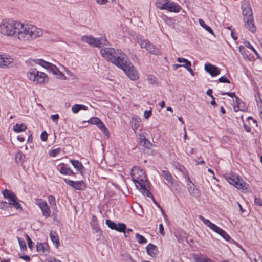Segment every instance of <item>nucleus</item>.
Returning <instances> with one entry per match:
<instances>
[{"label": "nucleus", "mask_w": 262, "mask_h": 262, "mask_svg": "<svg viewBox=\"0 0 262 262\" xmlns=\"http://www.w3.org/2000/svg\"><path fill=\"white\" fill-rule=\"evenodd\" d=\"M199 219L202 221L206 226L221 236L225 240L229 241L230 236L225 230L211 222L209 220L205 219L201 215H199Z\"/></svg>", "instance_id": "obj_8"}, {"label": "nucleus", "mask_w": 262, "mask_h": 262, "mask_svg": "<svg viewBox=\"0 0 262 262\" xmlns=\"http://www.w3.org/2000/svg\"><path fill=\"white\" fill-rule=\"evenodd\" d=\"M18 242L21 250L26 249V242L20 237H17Z\"/></svg>", "instance_id": "obj_41"}, {"label": "nucleus", "mask_w": 262, "mask_h": 262, "mask_svg": "<svg viewBox=\"0 0 262 262\" xmlns=\"http://www.w3.org/2000/svg\"><path fill=\"white\" fill-rule=\"evenodd\" d=\"M159 233L162 235H164V227L162 224H160L159 225Z\"/></svg>", "instance_id": "obj_53"}, {"label": "nucleus", "mask_w": 262, "mask_h": 262, "mask_svg": "<svg viewBox=\"0 0 262 262\" xmlns=\"http://www.w3.org/2000/svg\"><path fill=\"white\" fill-rule=\"evenodd\" d=\"M3 194L4 198L8 200V203L4 201L0 202V209L5 210L9 205H11L19 211L22 210V207L18 202V198L12 191L6 189L3 192Z\"/></svg>", "instance_id": "obj_6"}, {"label": "nucleus", "mask_w": 262, "mask_h": 262, "mask_svg": "<svg viewBox=\"0 0 262 262\" xmlns=\"http://www.w3.org/2000/svg\"><path fill=\"white\" fill-rule=\"evenodd\" d=\"M14 59L8 54H0V68L7 69L14 65Z\"/></svg>", "instance_id": "obj_11"}, {"label": "nucleus", "mask_w": 262, "mask_h": 262, "mask_svg": "<svg viewBox=\"0 0 262 262\" xmlns=\"http://www.w3.org/2000/svg\"><path fill=\"white\" fill-rule=\"evenodd\" d=\"M198 21L200 26L202 27H203L204 29H205L207 32H208L211 34L213 35V31L211 28L207 25L203 19L200 18L199 19Z\"/></svg>", "instance_id": "obj_34"}, {"label": "nucleus", "mask_w": 262, "mask_h": 262, "mask_svg": "<svg viewBox=\"0 0 262 262\" xmlns=\"http://www.w3.org/2000/svg\"><path fill=\"white\" fill-rule=\"evenodd\" d=\"M161 175L167 181L170 186L174 185V180L169 171L166 170H162Z\"/></svg>", "instance_id": "obj_22"}, {"label": "nucleus", "mask_w": 262, "mask_h": 262, "mask_svg": "<svg viewBox=\"0 0 262 262\" xmlns=\"http://www.w3.org/2000/svg\"><path fill=\"white\" fill-rule=\"evenodd\" d=\"M47 139H48L47 133L46 131L42 132L40 135V139L42 141H47Z\"/></svg>", "instance_id": "obj_47"}, {"label": "nucleus", "mask_w": 262, "mask_h": 262, "mask_svg": "<svg viewBox=\"0 0 262 262\" xmlns=\"http://www.w3.org/2000/svg\"><path fill=\"white\" fill-rule=\"evenodd\" d=\"M46 262H61L59 260H57L53 257H49Z\"/></svg>", "instance_id": "obj_56"}, {"label": "nucleus", "mask_w": 262, "mask_h": 262, "mask_svg": "<svg viewBox=\"0 0 262 262\" xmlns=\"http://www.w3.org/2000/svg\"><path fill=\"white\" fill-rule=\"evenodd\" d=\"M80 111L79 104H75L72 107V111L74 114L77 113Z\"/></svg>", "instance_id": "obj_46"}, {"label": "nucleus", "mask_w": 262, "mask_h": 262, "mask_svg": "<svg viewBox=\"0 0 262 262\" xmlns=\"http://www.w3.org/2000/svg\"><path fill=\"white\" fill-rule=\"evenodd\" d=\"M146 249L147 254L150 256L154 257L158 254V248L152 244H148Z\"/></svg>", "instance_id": "obj_23"}, {"label": "nucleus", "mask_w": 262, "mask_h": 262, "mask_svg": "<svg viewBox=\"0 0 262 262\" xmlns=\"http://www.w3.org/2000/svg\"><path fill=\"white\" fill-rule=\"evenodd\" d=\"M48 70L51 71L54 75H57L59 78L64 80L66 79V76L62 73L60 72L59 69L54 64L51 63Z\"/></svg>", "instance_id": "obj_24"}, {"label": "nucleus", "mask_w": 262, "mask_h": 262, "mask_svg": "<svg viewBox=\"0 0 262 262\" xmlns=\"http://www.w3.org/2000/svg\"><path fill=\"white\" fill-rule=\"evenodd\" d=\"M212 89H209L207 92H206V94L208 96H209L210 97H211V98L212 99H215V98L214 97V96L212 95Z\"/></svg>", "instance_id": "obj_54"}, {"label": "nucleus", "mask_w": 262, "mask_h": 262, "mask_svg": "<svg viewBox=\"0 0 262 262\" xmlns=\"http://www.w3.org/2000/svg\"><path fill=\"white\" fill-rule=\"evenodd\" d=\"M63 181L67 185L77 190H83L86 187V185L82 180L74 181L64 178Z\"/></svg>", "instance_id": "obj_14"}, {"label": "nucleus", "mask_w": 262, "mask_h": 262, "mask_svg": "<svg viewBox=\"0 0 262 262\" xmlns=\"http://www.w3.org/2000/svg\"><path fill=\"white\" fill-rule=\"evenodd\" d=\"M169 0H156L155 6L161 10H166Z\"/></svg>", "instance_id": "obj_28"}, {"label": "nucleus", "mask_w": 262, "mask_h": 262, "mask_svg": "<svg viewBox=\"0 0 262 262\" xmlns=\"http://www.w3.org/2000/svg\"><path fill=\"white\" fill-rule=\"evenodd\" d=\"M126 261L127 262H137L135 259H133L129 255H127Z\"/></svg>", "instance_id": "obj_60"}, {"label": "nucleus", "mask_w": 262, "mask_h": 262, "mask_svg": "<svg viewBox=\"0 0 262 262\" xmlns=\"http://www.w3.org/2000/svg\"><path fill=\"white\" fill-rule=\"evenodd\" d=\"M138 42L142 48L146 49V50L149 51L151 54L158 55L160 52L158 47L143 38H139L138 40Z\"/></svg>", "instance_id": "obj_10"}, {"label": "nucleus", "mask_w": 262, "mask_h": 262, "mask_svg": "<svg viewBox=\"0 0 262 262\" xmlns=\"http://www.w3.org/2000/svg\"><path fill=\"white\" fill-rule=\"evenodd\" d=\"M17 140L20 142H22L25 141V138L21 135H19L17 136Z\"/></svg>", "instance_id": "obj_62"}, {"label": "nucleus", "mask_w": 262, "mask_h": 262, "mask_svg": "<svg viewBox=\"0 0 262 262\" xmlns=\"http://www.w3.org/2000/svg\"><path fill=\"white\" fill-rule=\"evenodd\" d=\"M256 102H257V105L258 107L259 111H262V100H261V99L259 97V99L256 100Z\"/></svg>", "instance_id": "obj_52"}, {"label": "nucleus", "mask_w": 262, "mask_h": 262, "mask_svg": "<svg viewBox=\"0 0 262 262\" xmlns=\"http://www.w3.org/2000/svg\"><path fill=\"white\" fill-rule=\"evenodd\" d=\"M141 122V120L139 116H135L133 118L132 127L133 130H136L139 128Z\"/></svg>", "instance_id": "obj_30"}, {"label": "nucleus", "mask_w": 262, "mask_h": 262, "mask_svg": "<svg viewBox=\"0 0 262 262\" xmlns=\"http://www.w3.org/2000/svg\"><path fill=\"white\" fill-rule=\"evenodd\" d=\"M36 204L42 211V215L45 217H48L51 215V210L47 203L42 200H40Z\"/></svg>", "instance_id": "obj_17"}, {"label": "nucleus", "mask_w": 262, "mask_h": 262, "mask_svg": "<svg viewBox=\"0 0 262 262\" xmlns=\"http://www.w3.org/2000/svg\"><path fill=\"white\" fill-rule=\"evenodd\" d=\"M25 155L21 151H18L16 153L15 157V162L18 164H23L25 161Z\"/></svg>", "instance_id": "obj_29"}, {"label": "nucleus", "mask_w": 262, "mask_h": 262, "mask_svg": "<svg viewBox=\"0 0 262 262\" xmlns=\"http://www.w3.org/2000/svg\"><path fill=\"white\" fill-rule=\"evenodd\" d=\"M181 9V6L177 3L169 0L166 10L170 12L178 13Z\"/></svg>", "instance_id": "obj_19"}, {"label": "nucleus", "mask_w": 262, "mask_h": 262, "mask_svg": "<svg viewBox=\"0 0 262 262\" xmlns=\"http://www.w3.org/2000/svg\"><path fill=\"white\" fill-rule=\"evenodd\" d=\"M177 61L179 62H185L184 68H186L192 75H194V72L192 69L191 68V63L190 61L186 58L182 57H178L177 58Z\"/></svg>", "instance_id": "obj_25"}, {"label": "nucleus", "mask_w": 262, "mask_h": 262, "mask_svg": "<svg viewBox=\"0 0 262 262\" xmlns=\"http://www.w3.org/2000/svg\"><path fill=\"white\" fill-rule=\"evenodd\" d=\"M16 38L20 41H30L42 36L41 29L31 24H23L19 21Z\"/></svg>", "instance_id": "obj_1"}, {"label": "nucleus", "mask_w": 262, "mask_h": 262, "mask_svg": "<svg viewBox=\"0 0 262 262\" xmlns=\"http://www.w3.org/2000/svg\"><path fill=\"white\" fill-rule=\"evenodd\" d=\"M132 180L137 188L144 195L152 198V195L148 189V186L145 174L143 169L138 166H134L131 171Z\"/></svg>", "instance_id": "obj_3"}, {"label": "nucleus", "mask_w": 262, "mask_h": 262, "mask_svg": "<svg viewBox=\"0 0 262 262\" xmlns=\"http://www.w3.org/2000/svg\"><path fill=\"white\" fill-rule=\"evenodd\" d=\"M159 105L162 108H163L165 107V102L164 101H162L159 103Z\"/></svg>", "instance_id": "obj_64"}, {"label": "nucleus", "mask_w": 262, "mask_h": 262, "mask_svg": "<svg viewBox=\"0 0 262 262\" xmlns=\"http://www.w3.org/2000/svg\"><path fill=\"white\" fill-rule=\"evenodd\" d=\"M242 9L246 27L251 32H254L256 28L254 24L252 10L250 3L248 1L244 2L242 5Z\"/></svg>", "instance_id": "obj_5"}, {"label": "nucleus", "mask_w": 262, "mask_h": 262, "mask_svg": "<svg viewBox=\"0 0 262 262\" xmlns=\"http://www.w3.org/2000/svg\"><path fill=\"white\" fill-rule=\"evenodd\" d=\"M101 53L103 57L119 68H125L127 57L121 50L105 48L101 50Z\"/></svg>", "instance_id": "obj_2"}, {"label": "nucleus", "mask_w": 262, "mask_h": 262, "mask_svg": "<svg viewBox=\"0 0 262 262\" xmlns=\"http://www.w3.org/2000/svg\"><path fill=\"white\" fill-rule=\"evenodd\" d=\"M152 114V112L151 110H145L144 113V117L145 119L149 118Z\"/></svg>", "instance_id": "obj_49"}, {"label": "nucleus", "mask_w": 262, "mask_h": 262, "mask_svg": "<svg viewBox=\"0 0 262 262\" xmlns=\"http://www.w3.org/2000/svg\"><path fill=\"white\" fill-rule=\"evenodd\" d=\"M34 62L35 63L39 64L40 66L47 69H48V68L51 64V63L47 62L41 59H36L34 60Z\"/></svg>", "instance_id": "obj_33"}, {"label": "nucleus", "mask_w": 262, "mask_h": 262, "mask_svg": "<svg viewBox=\"0 0 262 262\" xmlns=\"http://www.w3.org/2000/svg\"><path fill=\"white\" fill-rule=\"evenodd\" d=\"M50 235L52 242L55 244L56 247H58L59 245V242L56 232L51 231Z\"/></svg>", "instance_id": "obj_31"}, {"label": "nucleus", "mask_w": 262, "mask_h": 262, "mask_svg": "<svg viewBox=\"0 0 262 262\" xmlns=\"http://www.w3.org/2000/svg\"><path fill=\"white\" fill-rule=\"evenodd\" d=\"M96 2L100 5H104L107 3V0H96Z\"/></svg>", "instance_id": "obj_59"}, {"label": "nucleus", "mask_w": 262, "mask_h": 262, "mask_svg": "<svg viewBox=\"0 0 262 262\" xmlns=\"http://www.w3.org/2000/svg\"><path fill=\"white\" fill-rule=\"evenodd\" d=\"M19 21L12 18H5L0 22V34L7 37H16Z\"/></svg>", "instance_id": "obj_4"}, {"label": "nucleus", "mask_w": 262, "mask_h": 262, "mask_svg": "<svg viewBox=\"0 0 262 262\" xmlns=\"http://www.w3.org/2000/svg\"><path fill=\"white\" fill-rule=\"evenodd\" d=\"M79 107H80V110H87L88 109V107L83 104H79Z\"/></svg>", "instance_id": "obj_61"}, {"label": "nucleus", "mask_w": 262, "mask_h": 262, "mask_svg": "<svg viewBox=\"0 0 262 262\" xmlns=\"http://www.w3.org/2000/svg\"><path fill=\"white\" fill-rule=\"evenodd\" d=\"M122 69L132 80L135 81L139 78V73L136 68L133 66H130L127 64V59L126 60L125 68H120Z\"/></svg>", "instance_id": "obj_12"}, {"label": "nucleus", "mask_w": 262, "mask_h": 262, "mask_svg": "<svg viewBox=\"0 0 262 262\" xmlns=\"http://www.w3.org/2000/svg\"><path fill=\"white\" fill-rule=\"evenodd\" d=\"M184 64H174L173 65V70H176L180 67H184Z\"/></svg>", "instance_id": "obj_57"}, {"label": "nucleus", "mask_w": 262, "mask_h": 262, "mask_svg": "<svg viewBox=\"0 0 262 262\" xmlns=\"http://www.w3.org/2000/svg\"><path fill=\"white\" fill-rule=\"evenodd\" d=\"M147 80L150 83L152 84H154L156 82V78L151 75L148 76Z\"/></svg>", "instance_id": "obj_48"}, {"label": "nucleus", "mask_w": 262, "mask_h": 262, "mask_svg": "<svg viewBox=\"0 0 262 262\" xmlns=\"http://www.w3.org/2000/svg\"><path fill=\"white\" fill-rule=\"evenodd\" d=\"M20 257L27 262L29 261L30 260V257L28 255L21 256H20Z\"/></svg>", "instance_id": "obj_58"}, {"label": "nucleus", "mask_w": 262, "mask_h": 262, "mask_svg": "<svg viewBox=\"0 0 262 262\" xmlns=\"http://www.w3.org/2000/svg\"><path fill=\"white\" fill-rule=\"evenodd\" d=\"M254 204L257 206H262V200L259 198H255L254 199Z\"/></svg>", "instance_id": "obj_51"}, {"label": "nucleus", "mask_w": 262, "mask_h": 262, "mask_svg": "<svg viewBox=\"0 0 262 262\" xmlns=\"http://www.w3.org/2000/svg\"><path fill=\"white\" fill-rule=\"evenodd\" d=\"M70 162L77 171L82 173L84 167L80 162L77 160H70Z\"/></svg>", "instance_id": "obj_26"}, {"label": "nucleus", "mask_w": 262, "mask_h": 262, "mask_svg": "<svg viewBox=\"0 0 262 262\" xmlns=\"http://www.w3.org/2000/svg\"><path fill=\"white\" fill-rule=\"evenodd\" d=\"M59 171L60 173L63 175L73 176L75 173L70 168L68 167L67 165L64 164L60 167Z\"/></svg>", "instance_id": "obj_27"}, {"label": "nucleus", "mask_w": 262, "mask_h": 262, "mask_svg": "<svg viewBox=\"0 0 262 262\" xmlns=\"http://www.w3.org/2000/svg\"><path fill=\"white\" fill-rule=\"evenodd\" d=\"M126 226L125 224L118 223V224L116 225V229L115 230L123 232L125 236L127 237V235H126Z\"/></svg>", "instance_id": "obj_35"}, {"label": "nucleus", "mask_w": 262, "mask_h": 262, "mask_svg": "<svg viewBox=\"0 0 262 262\" xmlns=\"http://www.w3.org/2000/svg\"><path fill=\"white\" fill-rule=\"evenodd\" d=\"M28 78L36 84H42L48 81L47 75L42 72L37 70L36 69H30L27 74Z\"/></svg>", "instance_id": "obj_7"}, {"label": "nucleus", "mask_w": 262, "mask_h": 262, "mask_svg": "<svg viewBox=\"0 0 262 262\" xmlns=\"http://www.w3.org/2000/svg\"><path fill=\"white\" fill-rule=\"evenodd\" d=\"M245 46L251 50L252 51L254 50V48L253 47V46L249 42H247L245 43Z\"/></svg>", "instance_id": "obj_55"}, {"label": "nucleus", "mask_w": 262, "mask_h": 262, "mask_svg": "<svg viewBox=\"0 0 262 262\" xmlns=\"http://www.w3.org/2000/svg\"><path fill=\"white\" fill-rule=\"evenodd\" d=\"M204 68L212 77L216 76L220 73V70L216 66L210 63H206Z\"/></svg>", "instance_id": "obj_18"}, {"label": "nucleus", "mask_w": 262, "mask_h": 262, "mask_svg": "<svg viewBox=\"0 0 262 262\" xmlns=\"http://www.w3.org/2000/svg\"><path fill=\"white\" fill-rule=\"evenodd\" d=\"M60 148L54 149L49 152V156L51 157H55L60 153Z\"/></svg>", "instance_id": "obj_40"}, {"label": "nucleus", "mask_w": 262, "mask_h": 262, "mask_svg": "<svg viewBox=\"0 0 262 262\" xmlns=\"http://www.w3.org/2000/svg\"><path fill=\"white\" fill-rule=\"evenodd\" d=\"M81 40L88 43L92 47L100 48L106 45V37L95 38L92 35H83L81 37Z\"/></svg>", "instance_id": "obj_9"}, {"label": "nucleus", "mask_w": 262, "mask_h": 262, "mask_svg": "<svg viewBox=\"0 0 262 262\" xmlns=\"http://www.w3.org/2000/svg\"><path fill=\"white\" fill-rule=\"evenodd\" d=\"M93 227V229L96 232H98L100 230L99 228L98 227V225L96 226H92Z\"/></svg>", "instance_id": "obj_63"}, {"label": "nucleus", "mask_w": 262, "mask_h": 262, "mask_svg": "<svg viewBox=\"0 0 262 262\" xmlns=\"http://www.w3.org/2000/svg\"><path fill=\"white\" fill-rule=\"evenodd\" d=\"M59 115L57 114L52 115L51 116V118L52 120L56 123L58 122V120L59 119Z\"/></svg>", "instance_id": "obj_50"}, {"label": "nucleus", "mask_w": 262, "mask_h": 262, "mask_svg": "<svg viewBox=\"0 0 262 262\" xmlns=\"http://www.w3.org/2000/svg\"><path fill=\"white\" fill-rule=\"evenodd\" d=\"M106 224L112 230H115L116 229L117 224L110 219H107L106 220Z\"/></svg>", "instance_id": "obj_37"}, {"label": "nucleus", "mask_w": 262, "mask_h": 262, "mask_svg": "<svg viewBox=\"0 0 262 262\" xmlns=\"http://www.w3.org/2000/svg\"><path fill=\"white\" fill-rule=\"evenodd\" d=\"M217 81L221 83H230V81L227 78L226 76H222L218 79Z\"/></svg>", "instance_id": "obj_42"}, {"label": "nucleus", "mask_w": 262, "mask_h": 262, "mask_svg": "<svg viewBox=\"0 0 262 262\" xmlns=\"http://www.w3.org/2000/svg\"><path fill=\"white\" fill-rule=\"evenodd\" d=\"M135 236L139 244H145L147 242V240L143 236L138 233H136Z\"/></svg>", "instance_id": "obj_36"}, {"label": "nucleus", "mask_w": 262, "mask_h": 262, "mask_svg": "<svg viewBox=\"0 0 262 262\" xmlns=\"http://www.w3.org/2000/svg\"><path fill=\"white\" fill-rule=\"evenodd\" d=\"M226 179L228 182L233 185L238 189H244V185L239 182L238 178L234 174H228L226 176Z\"/></svg>", "instance_id": "obj_15"}, {"label": "nucleus", "mask_w": 262, "mask_h": 262, "mask_svg": "<svg viewBox=\"0 0 262 262\" xmlns=\"http://www.w3.org/2000/svg\"><path fill=\"white\" fill-rule=\"evenodd\" d=\"M163 19L168 25H171L173 24L172 19L171 18L168 17L167 16H164Z\"/></svg>", "instance_id": "obj_43"}, {"label": "nucleus", "mask_w": 262, "mask_h": 262, "mask_svg": "<svg viewBox=\"0 0 262 262\" xmlns=\"http://www.w3.org/2000/svg\"><path fill=\"white\" fill-rule=\"evenodd\" d=\"M27 129L26 125L24 124H16L13 126V130L16 133H19L25 131Z\"/></svg>", "instance_id": "obj_32"}, {"label": "nucleus", "mask_w": 262, "mask_h": 262, "mask_svg": "<svg viewBox=\"0 0 262 262\" xmlns=\"http://www.w3.org/2000/svg\"><path fill=\"white\" fill-rule=\"evenodd\" d=\"M88 122L91 124H95L105 134V136H109V132L105 127L103 122L98 117H93L91 118Z\"/></svg>", "instance_id": "obj_13"}, {"label": "nucleus", "mask_w": 262, "mask_h": 262, "mask_svg": "<svg viewBox=\"0 0 262 262\" xmlns=\"http://www.w3.org/2000/svg\"><path fill=\"white\" fill-rule=\"evenodd\" d=\"M27 241L28 243V247L32 250L33 248L34 243L32 241L30 237L27 235Z\"/></svg>", "instance_id": "obj_45"}, {"label": "nucleus", "mask_w": 262, "mask_h": 262, "mask_svg": "<svg viewBox=\"0 0 262 262\" xmlns=\"http://www.w3.org/2000/svg\"><path fill=\"white\" fill-rule=\"evenodd\" d=\"M221 94L222 95H227L232 98L234 97L237 103H238V101L240 100L239 98L237 96L235 95L234 92H225L222 93Z\"/></svg>", "instance_id": "obj_39"}, {"label": "nucleus", "mask_w": 262, "mask_h": 262, "mask_svg": "<svg viewBox=\"0 0 262 262\" xmlns=\"http://www.w3.org/2000/svg\"><path fill=\"white\" fill-rule=\"evenodd\" d=\"M36 247L37 252L41 255L47 256L50 253L49 246L46 243L38 242Z\"/></svg>", "instance_id": "obj_16"}, {"label": "nucleus", "mask_w": 262, "mask_h": 262, "mask_svg": "<svg viewBox=\"0 0 262 262\" xmlns=\"http://www.w3.org/2000/svg\"><path fill=\"white\" fill-rule=\"evenodd\" d=\"M187 179L188 182L187 183V188L190 194L194 197L199 196V192L198 189L195 188L194 185L192 183L189 177H187Z\"/></svg>", "instance_id": "obj_20"}, {"label": "nucleus", "mask_w": 262, "mask_h": 262, "mask_svg": "<svg viewBox=\"0 0 262 262\" xmlns=\"http://www.w3.org/2000/svg\"><path fill=\"white\" fill-rule=\"evenodd\" d=\"M250 121L253 122V124H255V126H257V121L254 119L252 117H248L246 119V122H243V127L245 131L250 132L251 130V123Z\"/></svg>", "instance_id": "obj_21"}, {"label": "nucleus", "mask_w": 262, "mask_h": 262, "mask_svg": "<svg viewBox=\"0 0 262 262\" xmlns=\"http://www.w3.org/2000/svg\"><path fill=\"white\" fill-rule=\"evenodd\" d=\"M91 225V226L98 225V220L97 216L95 215H92Z\"/></svg>", "instance_id": "obj_44"}, {"label": "nucleus", "mask_w": 262, "mask_h": 262, "mask_svg": "<svg viewBox=\"0 0 262 262\" xmlns=\"http://www.w3.org/2000/svg\"><path fill=\"white\" fill-rule=\"evenodd\" d=\"M48 201L49 203L52 205V208L53 209L56 208V203L55 201V198L53 195H50L48 196Z\"/></svg>", "instance_id": "obj_38"}]
</instances>
